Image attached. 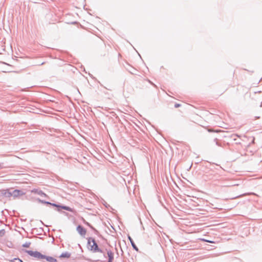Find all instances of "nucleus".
<instances>
[{
    "mask_svg": "<svg viewBox=\"0 0 262 262\" xmlns=\"http://www.w3.org/2000/svg\"><path fill=\"white\" fill-rule=\"evenodd\" d=\"M88 247L93 252L99 251L98 246L93 238L90 237L88 239Z\"/></svg>",
    "mask_w": 262,
    "mask_h": 262,
    "instance_id": "1",
    "label": "nucleus"
},
{
    "mask_svg": "<svg viewBox=\"0 0 262 262\" xmlns=\"http://www.w3.org/2000/svg\"><path fill=\"white\" fill-rule=\"evenodd\" d=\"M27 253L31 256L35 257L38 259H44L46 257L45 255H42L41 253L38 251H27Z\"/></svg>",
    "mask_w": 262,
    "mask_h": 262,
    "instance_id": "2",
    "label": "nucleus"
},
{
    "mask_svg": "<svg viewBox=\"0 0 262 262\" xmlns=\"http://www.w3.org/2000/svg\"><path fill=\"white\" fill-rule=\"evenodd\" d=\"M77 231L82 236H84L86 233V229L80 225L77 226Z\"/></svg>",
    "mask_w": 262,
    "mask_h": 262,
    "instance_id": "3",
    "label": "nucleus"
},
{
    "mask_svg": "<svg viewBox=\"0 0 262 262\" xmlns=\"http://www.w3.org/2000/svg\"><path fill=\"white\" fill-rule=\"evenodd\" d=\"M25 193L19 190H15L13 191L12 194L14 196H18L24 195Z\"/></svg>",
    "mask_w": 262,
    "mask_h": 262,
    "instance_id": "4",
    "label": "nucleus"
},
{
    "mask_svg": "<svg viewBox=\"0 0 262 262\" xmlns=\"http://www.w3.org/2000/svg\"><path fill=\"white\" fill-rule=\"evenodd\" d=\"M109 260L108 262H112L114 258V253L111 251H108L107 252Z\"/></svg>",
    "mask_w": 262,
    "mask_h": 262,
    "instance_id": "5",
    "label": "nucleus"
},
{
    "mask_svg": "<svg viewBox=\"0 0 262 262\" xmlns=\"http://www.w3.org/2000/svg\"><path fill=\"white\" fill-rule=\"evenodd\" d=\"M44 259H46L49 262H57V260L54 258L53 257L51 256H46L44 258Z\"/></svg>",
    "mask_w": 262,
    "mask_h": 262,
    "instance_id": "6",
    "label": "nucleus"
},
{
    "mask_svg": "<svg viewBox=\"0 0 262 262\" xmlns=\"http://www.w3.org/2000/svg\"><path fill=\"white\" fill-rule=\"evenodd\" d=\"M61 207L66 210L72 211V209L68 206H61Z\"/></svg>",
    "mask_w": 262,
    "mask_h": 262,
    "instance_id": "7",
    "label": "nucleus"
},
{
    "mask_svg": "<svg viewBox=\"0 0 262 262\" xmlns=\"http://www.w3.org/2000/svg\"><path fill=\"white\" fill-rule=\"evenodd\" d=\"M12 262H23L21 259L19 258H14L12 260Z\"/></svg>",
    "mask_w": 262,
    "mask_h": 262,
    "instance_id": "8",
    "label": "nucleus"
},
{
    "mask_svg": "<svg viewBox=\"0 0 262 262\" xmlns=\"http://www.w3.org/2000/svg\"><path fill=\"white\" fill-rule=\"evenodd\" d=\"M201 240L202 241H204V242L210 243H215L213 241H209V240H207V239H201Z\"/></svg>",
    "mask_w": 262,
    "mask_h": 262,
    "instance_id": "9",
    "label": "nucleus"
},
{
    "mask_svg": "<svg viewBox=\"0 0 262 262\" xmlns=\"http://www.w3.org/2000/svg\"><path fill=\"white\" fill-rule=\"evenodd\" d=\"M132 246L134 248V249L135 250H136L137 251H138V248L137 247V246H136L135 244V243H133V245H132Z\"/></svg>",
    "mask_w": 262,
    "mask_h": 262,
    "instance_id": "10",
    "label": "nucleus"
},
{
    "mask_svg": "<svg viewBox=\"0 0 262 262\" xmlns=\"http://www.w3.org/2000/svg\"><path fill=\"white\" fill-rule=\"evenodd\" d=\"M128 239H129V241H130V243H131V244H132V245H133V243H134V241H133V239H132V238H131V237H130V236H128Z\"/></svg>",
    "mask_w": 262,
    "mask_h": 262,
    "instance_id": "11",
    "label": "nucleus"
},
{
    "mask_svg": "<svg viewBox=\"0 0 262 262\" xmlns=\"http://www.w3.org/2000/svg\"><path fill=\"white\" fill-rule=\"evenodd\" d=\"M5 233V231L4 230H1L0 231V235L1 236H3Z\"/></svg>",
    "mask_w": 262,
    "mask_h": 262,
    "instance_id": "12",
    "label": "nucleus"
},
{
    "mask_svg": "<svg viewBox=\"0 0 262 262\" xmlns=\"http://www.w3.org/2000/svg\"><path fill=\"white\" fill-rule=\"evenodd\" d=\"M181 106V104H178V103H176L174 105V107L177 108L178 107H180Z\"/></svg>",
    "mask_w": 262,
    "mask_h": 262,
    "instance_id": "13",
    "label": "nucleus"
},
{
    "mask_svg": "<svg viewBox=\"0 0 262 262\" xmlns=\"http://www.w3.org/2000/svg\"><path fill=\"white\" fill-rule=\"evenodd\" d=\"M48 204H50L51 205H52V206H55V207H60L59 206L55 204H51V203H48Z\"/></svg>",
    "mask_w": 262,
    "mask_h": 262,
    "instance_id": "14",
    "label": "nucleus"
},
{
    "mask_svg": "<svg viewBox=\"0 0 262 262\" xmlns=\"http://www.w3.org/2000/svg\"><path fill=\"white\" fill-rule=\"evenodd\" d=\"M3 168L2 164L1 163H0V168Z\"/></svg>",
    "mask_w": 262,
    "mask_h": 262,
    "instance_id": "15",
    "label": "nucleus"
},
{
    "mask_svg": "<svg viewBox=\"0 0 262 262\" xmlns=\"http://www.w3.org/2000/svg\"><path fill=\"white\" fill-rule=\"evenodd\" d=\"M61 256H62V257H66L67 256H66V255L62 254V255H61Z\"/></svg>",
    "mask_w": 262,
    "mask_h": 262,
    "instance_id": "16",
    "label": "nucleus"
},
{
    "mask_svg": "<svg viewBox=\"0 0 262 262\" xmlns=\"http://www.w3.org/2000/svg\"><path fill=\"white\" fill-rule=\"evenodd\" d=\"M208 130H209V132H213V130H211V129H209Z\"/></svg>",
    "mask_w": 262,
    "mask_h": 262,
    "instance_id": "17",
    "label": "nucleus"
}]
</instances>
